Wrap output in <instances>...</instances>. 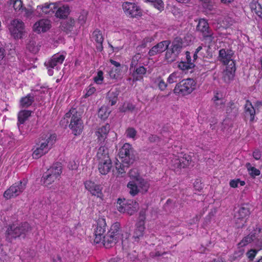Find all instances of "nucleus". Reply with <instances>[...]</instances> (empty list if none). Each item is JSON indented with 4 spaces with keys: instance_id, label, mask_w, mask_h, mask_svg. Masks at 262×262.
<instances>
[{
    "instance_id": "nucleus-1",
    "label": "nucleus",
    "mask_w": 262,
    "mask_h": 262,
    "mask_svg": "<svg viewBox=\"0 0 262 262\" xmlns=\"http://www.w3.org/2000/svg\"><path fill=\"white\" fill-rule=\"evenodd\" d=\"M129 176L132 180L128 182L127 186L132 195L135 196L139 192L145 193L147 191L150 186L149 182L140 177L137 169L130 170Z\"/></svg>"
},
{
    "instance_id": "nucleus-2",
    "label": "nucleus",
    "mask_w": 262,
    "mask_h": 262,
    "mask_svg": "<svg viewBox=\"0 0 262 262\" xmlns=\"http://www.w3.org/2000/svg\"><path fill=\"white\" fill-rule=\"evenodd\" d=\"M56 140L55 134L43 135L39 139L37 146L32 153L33 159H38L48 152Z\"/></svg>"
},
{
    "instance_id": "nucleus-3",
    "label": "nucleus",
    "mask_w": 262,
    "mask_h": 262,
    "mask_svg": "<svg viewBox=\"0 0 262 262\" xmlns=\"http://www.w3.org/2000/svg\"><path fill=\"white\" fill-rule=\"evenodd\" d=\"M64 120H66L67 123L70 122L69 127L74 135H79L82 133L83 128V121L80 114L76 108H72L67 112L64 115Z\"/></svg>"
},
{
    "instance_id": "nucleus-4",
    "label": "nucleus",
    "mask_w": 262,
    "mask_h": 262,
    "mask_svg": "<svg viewBox=\"0 0 262 262\" xmlns=\"http://www.w3.org/2000/svg\"><path fill=\"white\" fill-rule=\"evenodd\" d=\"M30 230V227L28 223L20 224H13L8 226L6 233V241L12 243L14 239L20 237Z\"/></svg>"
},
{
    "instance_id": "nucleus-5",
    "label": "nucleus",
    "mask_w": 262,
    "mask_h": 262,
    "mask_svg": "<svg viewBox=\"0 0 262 262\" xmlns=\"http://www.w3.org/2000/svg\"><path fill=\"white\" fill-rule=\"evenodd\" d=\"M121 237L120 225L115 223L112 225L107 234L102 237L101 242L106 248H110L115 245Z\"/></svg>"
},
{
    "instance_id": "nucleus-6",
    "label": "nucleus",
    "mask_w": 262,
    "mask_h": 262,
    "mask_svg": "<svg viewBox=\"0 0 262 262\" xmlns=\"http://www.w3.org/2000/svg\"><path fill=\"white\" fill-rule=\"evenodd\" d=\"M170 159V168L176 172H179L182 168L188 166L191 161V157L187 154L172 155Z\"/></svg>"
},
{
    "instance_id": "nucleus-7",
    "label": "nucleus",
    "mask_w": 262,
    "mask_h": 262,
    "mask_svg": "<svg viewBox=\"0 0 262 262\" xmlns=\"http://www.w3.org/2000/svg\"><path fill=\"white\" fill-rule=\"evenodd\" d=\"M62 172V166L60 163H55L47 170L43 174L42 180L45 185L52 184L56 179H58Z\"/></svg>"
},
{
    "instance_id": "nucleus-8",
    "label": "nucleus",
    "mask_w": 262,
    "mask_h": 262,
    "mask_svg": "<svg viewBox=\"0 0 262 262\" xmlns=\"http://www.w3.org/2000/svg\"><path fill=\"white\" fill-rule=\"evenodd\" d=\"M196 82L191 78L183 79L176 85L173 90L175 94L183 96L191 94L195 89Z\"/></svg>"
},
{
    "instance_id": "nucleus-9",
    "label": "nucleus",
    "mask_w": 262,
    "mask_h": 262,
    "mask_svg": "<svg viewBox=\"0 0 262 262\" xmlns=\"http://www.w3.org/2000/svg\"><path fill=\"white\" fill-rule=\"evenodd\" d=\"M27 181L25 179L15 183L4 193V197L7 199L15 198L21 194L26 189Z\"/></svg>"
},
{
    "instance_id": "nucleus-10",
    "label": "nucleus",
    "mask_w": 262,
    "mask_h": 262,
    "mask_svg": "<svg viewBox=\"0 0 262 262\" xmlns=\"http://www.w3.org/2000/svg\"><path fill=\"white\" fill-rule=\"evenodd\" d=\"M182 48V41L180 38H176L172 43L171 47L167 50L165 59L168 62L176 61Z\"/></svg>"
},
{
    "instance_id": "nucleus-11",
    "label": "nucleus",
    "mask_w": 262,
    "mask_h": 262,
    "mask_svg": "<svg viewBox=\"0 0 262 262\" xmlns=\"http://www.w3.org/2000/svg\"><path fill=\"white\" fill-rule=\"evenodd\" d=\"M117 208L120 212H126L129 215H133L139 209L138 204L133 200H125L119 199L117 201Z\"/></svg>"
},
{
    "instance_id": "nucleus-12",
    "label": "nucleus",
    "mask_w": 262,
    "mask_h": 262,
    "mask_svg": "<svg viewBox=\"0 0 262 262\" xmlns=\"http://www.w3.org/2000/svg\"><path fill=\"white\" fill-rule=\"evenodd\" d=\"M67 53L65 52L56 53L45 62V66L48 69L49 75H53V69L59 64H61L65 59Z\"/></svg>"
},
{
    "instance_id": "nucleus-13",
    "label": "nucleus",
    "mask_w": 262,
    "mask_h": 262,
    "mask_svg": "<svg viewBox=\"0 0 262 262\" xmlns=\"http://www.w3.org/2000/svg\"><path fill=\"white\" fill-rule=\"evenodd\" d=\"M119 156L122 162L127 164L133 163L135 156L132 145L129 143H125L120 149Z\"/></svg>"
},
{
    "instance_id": "nucleus-14",
    "label": "nucleus",
    "mask_w": 262,
    "mask_h": 262,
    "mask_svg": "<svg viewBox=\"0 0 262 262\" xmlns=\"http://www.w3.org/2000/svg\"><path fill=\"white\" fill-rule=\"evenodd\" d=\"M9 30L15 38H21L25 33V24L19 19H14L10 24Z\"/></svg>"
},
{
    "instance_id": "nucleus-15",
    "label": "nucleus",
    "mask_w": 262,
    "mask_h": 262,
    "mask_svg": "<svg viewBox=\"0 0 262 262\" xmlns=\"http://www.w3.org/2000/svg\"><path fill=\"white\" fill-rule=\"evenodd\" d=\"M250 214V211L247 206L240 207L235 212L234 219L238 228H242L245 225Z\"/></svg>"
},
{
    "instance_id": "nucleus-16",
    "label": "nucleus",
    "mask_w": 262,
    "mask_h": 262,
    "mask_svg": "<svg viewBox=\"0 0 262 262\" xmlns=\"http://www.w3.org/2000/svg\"><path fill=\"white\" fill-rule=\"evenodd\" d=\"M85 189L91 193L93 195L96 196L97 198L102 199L103 196L102 193L103 187L100 184H96L95 182L87 180L84 183Z\"/></svg>"
},
{
    "instance_id": "nucleus-17",
    "label": "nucleus",
    "mask_w": 262,
    "mask_h": 262,
    "mask_svg": "<svg viewBox=\"0 0 262 262\" xmlns=\"http://www.w3.org/2000/svg\"><path fill=\"white\" fill-rule=\"evenodd\" d=\"M197 30L203 33V37L209 42H211L214 39L213 34L209 28L208 24L204 19H201L199 20L197 26Z\"/></svg>"
},
{
    "instance_id": "nucleus-18",
    "label": "nucleus",
    "mask_w": 262,
    "mask_h": 262,
    "mask_svg": "<svg viewBox=\"0 0 262 262\" xmlns=\"http://www.w3.org/2000/svg\"><path fill=\"white\" fill-rule=\"evenodd\" d=\"M106 223L105 219L99 218L97 221V224L94 229L95 239L94 242L99 244L101 242L103 234L105 231Z\"/></svg>"
},
{
    "instance_id": "nucleus-19",
    "label": "nucleus",
    "mask_w": 262,
    "mask_h": 262,
    "mask_svg": "<svg viewBox=\"0 0 262 262\" xmlns=\"http://www.w3.org/2000/svg\"><path fill=\"white\" fill-rule=\"evenodd\" d=\"M122 6L124 12L127 15L136 17L140 13L139 7L135 3L125 2Z\"/></svg>"
},
{
    "instance_id": "nucleus-20",
    "label": "nucleus",
    "mask_w": 262,
    "mask_h": 262,
    "mask_svg": "<svg viewBox=\"0 0 262 262\" xmlns=\"http://www.w3.org/2000/svg\"><path fill=\"white\" fill-rule=\"evenodd\" d=\"M56 3L45 4L44 5L38 6L36 9V13L39 16L43 14L52 15L55 12Z\"/></svg>"
},
{
    "instance_id": "nucleus-21",
    "label": "nucleus",
    "mask_w": 262,
    "mask_h": 262,
    "mask_svg": "<svg viewBox=\"0 0 262 262\" xmlns=\"http://www.w3.org/2000/svg\"><path fill=\"white\" fill-rule=\"evenodd\" d=\"M234 53L231 50L222 49L219 51L218 59L224 64L227 65L232 60V56Z\"/></svg>"
},
{
    "instance_id": "nucleus-22",
    "label": "nucleus",
    "mask_w": 262,
    "mask_h": 262,
    "mask_svg": "<svg viewBox=\"0 0 262 262\" xmlns=\"http://www.w3.org/2000/svg\"><path fill=\"white\" fill-rule=\"evenodd\" d=\"M169 44V40H164L159 42L149 50V55L152 56L163 52L168 49Z\"/></svg>"
},
{
    "instance_id": "nucleus-23",
    "label": "nucleus",
    "mask_w": 262,
    "mask_h": 262,
    "mask_svg": "<svg viewBox=\"0 0 262 262\" xmlns=\"http://www.w3.org/2000/svg\"><path fill=\"white\" fill-rule=\"evenodd\" d=\"M51 27L50 20L47 19H40L33 26V30L37 33L45 32L50 29Z\"/></svg>"
},
{
    "instance_id": "nucleus-24",
    "label": "nucleus",
    "mask_w": 262,
    "mask_h": 262,
    "mask_svg": "<svg viewBox=\"0 0 262 262\" xmlns=\"http://www.w3.org/2000/svg\"><path fill=\"white\" fill-rule=\"evenodd\" d=\"M97 161H98V170L101 174L105 175L110 171L112 167L111 159Z\"/></svg>"
},
{
    "instance_id": "nucleus-25",
    "label": "nucleus",
    "mask_w": 262,
    "mask_h": 262,
    "mask_svg": "<svg viewBox=\"0 0 262 262\" xmlns=\"http://www.w3.org/2000/svg\"><path fill=\"white\" fill-rule=\"evenodd\" d=\"M56 8L55 15L59 18L66 17L70 13V8L67 5H62L60 3L56 2Z\"/></svg>"
},
{
    "instance_id": "nucleus-26",
    "label": "nucleus",
    "mask_w": 262,
    "mask_h": 262,
    "mask_svg": "<svg viewBox=\"0 0 262 262\" xmlns=\"http://www.w3.org/2000/svg\"><path fill=\"white\" fill-rule=\"evenodd\" d=\"M236 70L235 65L234 61L230 63L229 67L224 71L223 79L226 83H229L233 79Z\"/></svg>"
},
{
    "instance_id": "nucleus-27",
    "label": "nucleus",
    "mask_w": 262,
    "mask_h": 262,
    "mask_svg": "<svg viewBox=\"0 0 262 262\" xmlns=\"http://www.w3.org/2000/svg\"><path fill=\"white\" fill-rule=\"evenodd\" d=\"M110 130V126L108 124H106L97 128L95 134L97 137V139L101 143H103L107 138V136Z\"/></svg>"
},
{
    "instance_id": "nucleus-28",
    "label": "nucleus",
    "mask_w": 262,
    "mask_h": 262,
    "mask_svg": "<svg viewBox=\"0 0 262 262\" xmlns=\"http://www.w3.org/2000/svg\"><path fill=\"white\" fill-rule=\"evenodd\" d=\"M131 76L133 77V81L141 80L143 79V75L146 72V69L143 66H139L133 68L130 71Z\"/></svg>"
},
{
    "instance_id": "nucleus-29",
    "label": "nucleus",
    "mask_w": 262,
    "mask_h": 262,
    "mask_svg": "<svg viewBox=\"0 0 262 262\" xmlns=\"http://www.w3.org/2000/svg\"><path fill=\"white\" fill-rule=\"evenodd\" d=\"M144 224V221L143 220H140L136 224V228L133 235V237L136 240L138 241L141 237H143L145 230Z\"/></svg>"
},
{
    "instance_id": "nucleus-30",
    "label": "nucleus",
    "mask_w": 262,
    "mask_h": 262,
    "mask_svg": "<svg viewBox=\"0 0 262 262\" xmlns=\"http://www.w3.org/2000/svg\"><path fill=\"white\" fill-rule=\"evenodd\" d=\"M244 113L246 117H249L250 121H253L255 115V110L249 100H247L245 104Z\"/></svg>"
},
{
    "instance_id": "nucleus-31",
    "label": "nucleus",
    "mask_w": 262,
    "mask_h": 262,
    "mask_svg": "<svg viewBox=\"0 0 262 262\" xmlns=\"http://www.w3.org/2000/svg\"><path fill=\"white\" fill-rule=\"evenodd\" d=\"M92 38L97 43V49L101 51L103 48L102 43L104 39L102 32L99 30H95L93 33Z\"/></svg>"
},
{
    "instance_id": "nucleus-32",
    "label": "nucleus",
    "mask_w": 262,
    "mask_h": 262,
    "mask_svg": "<svg viewBox=\"0 0 262 262\" xmlns=\"http://www.w3.org/2000/svg\"><path fill=\"white\" fill-rule=\"evenodd\" d=\"M210 46L201 44L196 48V53H199L200 55L203 57L210 58L212 56Z\"/></svg>"
},
{
    "instance_id": "nucleus-33",
    "label": "nucleus",
    "mask_w": 262,
    "mask_h": 262,
    "mask_svg": "<svg viewBox=\"0 0 262 262\" xmlns=\"http://www.w3.org/2000/svg\"><path fill=\"white\" fill-rule=\"evenodd\" d=\"M96 160H106L111 159L108 154V150L104 145H101L98 148L96 156Z\"/></svg>"
},
{
    "instance_id": "nucleus-34",
    "label": "nucleus",
    "mask_w": 262,
    "mask_h": 262,
    "mask_svg": "<svg viewBox=\"0 0 262 262\" xmlns=\"http://www.w3.org/2000/svg\"><path fill=\"white\" fill-rule=\"evenodd\" d=\"M34 100V96L31 94L21 98L20 100V105L22 107H28L30 106Z\"/></svg>"
},
{
    "instance_id": "nucleus-35",
    "label": "nucleus",
    "mask_w": 262,
    "mask_h": 262,
    "mask_svg": "<svg viewBox=\"0 0 262 262\" xmlns=\"http://www.w3.org/2000/svg\"><path fill=\"white\" fill-rule=\"evenodd\" d=\"M119 91L117 90H111L107 93V97L112 106L115 105L118 100Z\"/></svg>"
},
{
    "instance_id": "nucleus-36",
    "label": "nucleus",
    "mask_w": 262,
    "mask_h": 262,
    "mask_svg": "<svg viewBox=\"0 0 262 262\" xmlns=\"http://www.w3.org/2000/svg\"><path fill=\"white\" fill-rule=\"evenodd\" d=\"M250 8L252 12H254L259 17L262 18V7L256 2H253L250 3Z\"/></svg>"
},
{
    "instance_id": "nucleus-37",
    "label": "nucleus",
    "mask_w": 262,
    "mask_h": 262,
    "mask_svg": "<svg viewBox=\"0 0 262 262\" xmlns=\"http://www.w3.org/2000/svg\"><path fill=\"white\" fill-rule=\"evenodd\" d=\"M75 25V20L72 18H68L61 25L62 29L67 32L71 31Z\"/></svg>"
},
{
    "instance_id": "nucleus-38",
    "label": "nucleus",
    "mask_w": 262,
    "mask_h": 262,
    "mask_svg": "<svg viewBox=\"0 0 262 262\" xmlns=\"http://www.w3.org/2000/svg\"><path fill=\"white\" fill-rule=\"evenodd\" d=\"M32 112L28 110H23L18 114V121L20 124H23L25 121L31 116Z\"/></svg>"
},
{
    "instance_id": "nucleus-39",
    "label": "nucleus",
    "mask_w": 262,
    "mask_h": 262,
    "mask_svg": "<svg viewBox=\"0 0 262 262\" xmlns=\"http://www.w3.org/2000/svg\"><path fill=\"white\" fill-rule=\"evenodd\" d=\"M255 239H256L255 234H250L243 238L241 242L238 243V246L239 247H245L249 243H251Z\"/></svg>"
},
{
    "instance_id": "nucleus-40",
    "label": "nucleus",
    "mask_w": 262,
    "mask_h": 262,
    "mask_svg": "<svg viewBox=\"0 0 262 262\" xmlns=\"http://www.w3.org/2000/svg\"><path fill=\"white\" fill-rule=\"evenodd\" d=\"M130 164H125L121 161L115 163V167L118 173L122 174L125 172L126 170Z\"/></svg>"
},
{
    "instance_id": "nucleus-41",
    "label": "nucleus",
    "mask_w": 262,
    "mask_h": 262,
    "mask_svg": "<svg viewBox=\"0 0 262 262\" xmlns=\"http://www.w3.org/2000/svg\"><path fill=\"white\" fill-rule=\"evenodd\" d=\"M246 166L248 169L249 174L252 177H255V176H259L260 173L259 170L256 169L254 167L251 166L250 163H248L246 164Z\"/></svg>"
},
{
    "instance_id": "nucleus-42",
    "label": "nucleus",
    "mask_w": 262,
    "mask_h": 262,
    "mask_svg": "<svg viewBox=\"0 0 262 262\" xmlns=\"http://www.w3.org/2000/svg\"><path fill=\"white\" fill-rule=\"evenodd\" d=\"M141 56L140 54H136L134 55L131 61L129 71H132L133 68L137 67L138 63L140 62V60L141 59Z\"/></svg>"
},
{
    "instance_id": "nucleus-43",
    "label": "nucleus",
    "mask_w": 262,
    "mask_h": 262,
    "mask_svg": "<svg viewBox=\"0 0 262 262\" xmlns=\"http://www.w3.org/2000/svg\"><path fill=\"white\" fill-rule=\"evenodd\" d=\"M27 48L30 52L34 54L36 53L39 51L38 46L33 40L29 41V42L27 44Z\"/></svg>"
},
{
    "instance_id": "nucleus-44",
    "label": "nucleus",
    "mask_w": 262,
    "mask_h": 262,
    "mask_svg": "<svg viewBox=\"0 0 262 262\" xmlns=\"http://www.w3.org/2000/svg\"><path fill=\"white\" fill-rule=\"evenodd\" d=\"M178 67L181 70L183 71H185L192 69L194 67V64L193 62H187L186 61H182L179 63Z\"/></svg>"
},
{
    "instance_id": "nucleus-45",
    "label": "nucleus",
    "mask_w": 262,
    "mask_h": 262,
    "mask_svg": "<svg viewBox=\"0 0 262 262\" xmlns=\"http://www.w3.org/2000/svg\"><path fill=\"white\" fill-rule=\"evenodd\" d=\"M10 5L12 6L16 11L22 10L23 3L21 0H10Z\"/></svg>"
},
{
    "instance_id": "nucleus-46",
    "label": "nucleus",
    "mask_w": 262,
    "mask_h": 262,
    "mask_svg": "<svg viewBox=\"0 0 262 262\" xmlns=\"http://www.w3.org/2000/svg\"><path fill=\"white\" fill-rule=\"evenodd\" d=\"M110 114L105 107H101L98 111V116L102 119L104 120L107 118Z\"/></svg>"
},
{
    "instance_id": "nucleus-47",
    "label": "nucleus",
    "mask_w": 262,
    "mask_h": 262,
    "mask_svg": "<svg viewBox=\"0 0 262 262\" xmlns=\"http://www.w3.org/2000/svg\"><path fill=\"white\" fill-rule=\"evenodd\" d=\"M125 135L127 138L135 139L137 135V131L133 127H128L125 131Z\"/></svg>"
},
{
    "instance_id": "nucleus-48",
    "label": "nucleus",
    "mask_w": 262,
    "mask_h": 262,
    "mask_svg": "<svg viewBox=\"0 0 262 262\" xmlns=\"http://www.w3.org/2000/svg\"><path fill=\"white\" fill-rule=\"evenodd\" d=\"M152 4L155 8L160 12L164 10V4L162 0H155Z\"/></svg>"
},
{
    "instance_id": "nucleus-49",
    "label": "nucleus",
    "mask_w": 262,
    "mask_h": 262,
    "mask_svg": "<svg viewBox=\"0 0 262 262\" xmlns=\"http://www.w3.org/2000/svg\"><path fill=\"white\" fill-rule=\"evenodd\" d=\"M179 78L178 73L173 72L167 78V82L170 84L173 83L177 82Z\"/></svg>"
},
{
    "instance_id": "nucleus-50",
    "label": "nucleus",
    "mask_w": 262,
    "mask_h": 262,
    "mask_svg": "<svg viewBox=\"0 0 262 262\" xmlns=\"http://www.w3.org/2000/svg\"><path fill=\"white\" fill-rule=\"evenodd\" d=\"M88 12L86 11L82 10L78 17V21L81 24H84L87 18Z\"/></svg>"
},
{
    "instance_id": "nucleus-51",
    "label": "nucleus",
    "mask_w": 262,
    "mask_h": 262,
    "mask_svg": "<svg viewBox=\"0 0 262 262\" xmlns=\"http://www.w3.org/2000/svg\"><path fill=\"white\" fill-rule=\"evenodd\" d=\"M135 108V105L130 102L124 103L123 108L121 110L122 112H126L127 111H133Z\"/></svg>"
},
{
    "instance_id": "nucleus-52",
    "label": "nucleus",
    "mask_w": 262,
    "mask_h": 262,
    "mask_svg": "<svg viewBox=\"0 0 262 262\" xmlns=\"http://www.w3.org/2000/svg\"><path fill=\"white\" fill-rule=\"evenodd\" d=\"M103 73L102 71H99L97 72V75L94 78V81L97 84L102 83L103 80Z\"/></svg>"
},
{
    "instance_id": "nucleus-53",
    "label": "nucleus",
    "mask_w": 262,
    "mask_h": 262,
    "mask_svg": "<svg viewBox=\"0 0 262 262\" xmlns=\"http://www.w3.org/2000/svg\"><path fill=\"white\" fill-rule=\"evenodd\" d=\"M233 112L234 115H235L237 113V108L235 106L233 102H230L229 103V106L227 109V113L231 114Z\"/></svg>"
},
{
    "instance_id": "nucleus-54",
    "label": "nucleus",
    "mask_w": 262,
    "mask_h": 262,
    "mask_svg": "<svg viewBox=\"0 0 262 262\" xmlns=\"http://www.w3.org/2000/svg\"><path fill=\"white\" fill-rule=\"evenodd\" d=\"M119 70L116 68H112L109 72L110 77L113 79L117 78L119 76Z\"/></svg>"
},
{
    "instance_id": "nucleus-55",
    "label": "nucleus",
    "mask_w": 262,
    "mask_h": 262,
    "mask_svg": "<svg viewBox=\"0 0 262 262\" xmlns=\"http://www.w3.org/2000/svg\"><path fill=\"white\" fill-rule=\"evenodd\" d=\"M86 92L85 95L86 97H89L90 96H91L95 92L96 89L92 85H90L88 87V88L86 90Z\"/></svg>"
},
{
    "instance_id": "nucleus-56",
    "label": "nucleus",
    "mask_w": 262,
    "mask_h": 262,
    "mask_svg": "<svg viewBox=\"0 0 262 262\" xmlns=\"http://www.w3.org/2000/svg\"><path fill=\"white\" fill-rule=\"evenodd\" d=\"M22 11L24 12V15L27 17H32L35 14L32 9H22Z\"/></svg>"
},
{
    "instance_id": "nucleus-57",
    "label": "nucleus",
    "mask_w": 262,
    "mask_h": 262,
    "mask_svg": "<svg viewBox=\"0 0 262 262\" xmlns=\"http://www.w3.org/2000/svg\"><path fill=\"white\" fill-rule=\"evenodd\" d=\"M261 152L258 149H255L253 152V157L255 160H259L261 158Z\"/></svg>"
},
{
    "instance_id": "nucleus-58",
    "label": "nucleus",
    "mask_w": 262,
    "mask_h": 262,
    "mask_svg": "<svg viewBox=\"0 0 262 262\" xmlns=\"http://www.w3.org/2000/svg\"><path fill=\"white\" fill-rule=\"evenodd\" d=\"M239 182V180H232L230 182V186L232 188H236L238 187Z\"/></svg>"
},
{
    "instance_id": "nucleus-59",
    "label": "nucleus",
    "mask_w": 262,
    "mask_h": 262,
    "mask_svg": "<svg viewBox=\"0 0 262 262\" xmlns=\"http://www.w3.org/2000/svg\"><path fill=\"white\" fill-rule=\"evenodd\" d=\"M256 253L255 250H250L247 252V256L250 259H253Z\"/></svg>"
},
{
    "instance_id": "nucleus-60",
    "label": "nucleus",
    "mask_w": 262,
    "mask_h": 262,
    "mask_svg": "<svg viewBox=\"0 0 262 262\" xmlns=\"http://www.w3.org/2000/svg\"><path fill=\"white\" fill-rule=\"evenodd\" d=\"M159 137L156 135H151L149 138L148 140L150 142H157L159 141Z\"/></svg>"
},
{
    "instance_id": "nucleus-61",
    "label": "nucleus",
    "mask_w": 262,
    "mask_h": 262,
    "mask_svg": "<svg viewBox=\"0 0 262 262\" xmlns=\"http://www.w3.org/2000/svg\"><path fill=\"white\" fill-rule=\"evenodd\" d=\"M158 86L161 91H164L166 88L167 84L163 80H161L159 83Z\"/></svg>"
},
{
    "instance_id": "nucleus-62",
    "label": "nucleus",
    "mask_w": 262,
    "mask_h": 262,
    "mask_svg": "<svg viewBox=\"0 0 262 262\" xmlns=\"http://www.w3.org/2000/svg\"><path fill=\"white\" fill-rule=\"evenodd\" d=\"M110 62L113 64L114 66H115V68L117 69L118 68L120 67V63H119L117 61H116L114 60H110Z\"/></svg>"
},
{
    "instance_id": "nucleus-63",
    "label": "nucleus",
    "mask_w": 262,
    "mask_h": 262,
    "mask_svg": "<svg viewBox=\"0 0 262 262\" xmlns=\"http://www.w3.org/2000/svg\"><path fill=\"white\" fill-rule=\"evenodd\" d=\"M186 62H191V56L190 55V52L187 51L186 52Z\"/></svg>"
},
{
    "instance_id": "nucleus-64",
    "label": "nucleus",
    "mask_w": 262,
    "mask_h": 262,
    "mask_svg": "<svg viewBox=\"0 0 262 262\" xmlns=\"http://www.w3.org/2000/svg\"><path fill=\"white\" fill-rule=\"evenodd\" d=\"M212 100L214 101V102H216L217 101L221 100V98L219 97V94L216 93L212 98Z\"/></svg>"
}]
</instances>
